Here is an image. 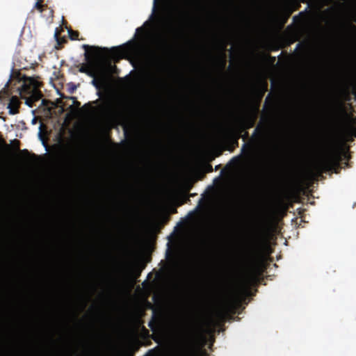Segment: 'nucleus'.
Segmentation results:
<instances>
[{
	"label": "nucleus",
	"mask_w": 356,
	"mask_h": 356,
	"mask_svg": "<svg viewBox=\"0 0 356 356\" xmlns=\"http://www.w3.org/2000/svg\"><path fill=\"white\" fill-rule=\"evenodd\" d=\"M353 94L355 95L356 99V82L353 84Z\"/></svg>",
	"instance_id": "obj_20"
},
{
	"label": "nucleus",
	"mask_w": 356,
	"mask_h": 356,
	"mask_svg": "<svg viewBox=\"0 0 356 356\" xmlns=\"http://www.w3.org/2000/svg\"><path fill=\"white\" fill-rule=\"evenodd\" d=\"M270 95L269 94L266 98L264 106H266V105L269 102Z\"/></svg>",
	"instance_id": "obj_23"
},
{
	"label": "nucleus",
	"mask_w": 356,
	"mask_h": 356,
	"mask_svg": "<svg viewBox=\"0 0 356 356\" xmlns=\"http://www.w3.org/2000/svg\"><path fill=\"white\" fill-rule=\"evenodd\" d=\"M43 0H37V2L35 3L34 8L38 10L39 12L42 13L44 8L47 6L42 4Z\"/></svg>",
	"instance_id": "obj_14"
},
{
	"label": "nucleus",
	"mask_w": 356,
	"mask_h": 356,
	"mask_svg": "<svg viewBox=\"0 0 356 356\" xmlns=\"http://www.w3.org/2000/svg\"><path fill=\"white\" fill-rule=\"evenodd\" d=\"M103 108L116 118H121L124 115L123 111L121 108H114L109 99H106L105 101V103L103 105Z\"/></svg>",
	"instance_id": "obj_10"
},
{
	"label": "nucleus",
	"mask_w": 356,
	"mask_h": 356,
	"mask_svg": "<svg viewBox=\"0 0 356 356\" xmlns=\"http://www.w3.org/2000/svg\"><path fill=\"white\" fill-rule=\"evenodd\" d=\"M266 134V127L264 124L260 122L253 131L251 139L253 141H261Z\"/></svg>",
	"instance_id": "obj_9"
},
{
	"label": "nucleus",
	"mask_w": 356,
	"mask_h": 356,
	"mask_svg": "<svg viewBox=\"0 0 356 356\" xmlns=\"http://www.w3.org/2000/svg\"><path fill=\"white\" fill-rule=\"evenodd\" d=\"M143 31H144V30H143V27H139V28H138V29H136V33L137 34V33H140V32H143Z\"/></svg>",
	"instance_id": "obj_21"
},
{
	"label": "nucleus",
	"mask_w": 356,
	"mask_h": 356,
	"mask_svg": "<svg viewBox=\"0 0 356 356\" xmlns=\"http://www.w3.org/2000/svg\"><path fill=\"white\" fill-rule=\"evenodd\" d=\"M55 38H56V40H57L58 44H59V45H60V44H62V43H63V42H66L65 39H64V38H63V39H60V38H59V33H58V31H56V32L55 33Z\"/></svg>",
	"instance_id": "obj_18"
},
{
	"label": "nucleus",
	"mask_w": 356,
	"mask_h": 356,
	"mask_svg": "<svg viewBox=\"0 0 356 356\" xmlns=\"http://www.w3.org/2000/svg\"><path fill=\"white\" fill-rule=\"evenodd\" d=\"M296 18H297V16H294L293 17V21H295L296 19Z\"/></svg>",
	"instance_id": "obj_27"
},
{
	"label": "nucleus",
	"mask_w": 356,
	"mask_h": 356,
	"mask_svg": "<svg viewBox=\"0 0 356 356\" xmlns=\"http://www.w3.org/2000/svg\"><path fill=\"white\" fill-rule=\"evenodd\" d=\"M1 99V96L0 95V100Z\"/></svg>",
	"instance_id": "obj_29"
},
{
	"label": "nucleus",
	"mask_w": 356,
	"mask_h": 356,
	"mask_svg": "<svg viewBox=\"0 0 356 356\" xmlns=\"http://www.w3.org/2000/svg\"><path fill=\"white\" fill-rule=\"evenodd\" d=\"M13 142L14 143L15 149L16 151L19 152V156L24 160L28 161V160H29L31 156L34 159H35L37 157V156L35 154H31L29 153V152L28 151V149H22V150L19 149V143H20L19 140L15 139Z\"/></svg>",
	"instance_id": "obj_12"
},
{
	"label": "nucleus",
	"mask_w": 356,
	"mask_h": 356,
	"mask_svg": "<svg viewBox=\"0 0 356 356\" xmlns=\"http://www.w3.org/2000/svg\"><path fill=\"white\" fill-rule=\"evenodd\" d=\"M341 41L348 62L356 69V26L353 23L344 24Z\"/></svg>",
	"instance_id": "obj_4"
},
{
	"label": "nucleus",
	"mask_w": 356,
	"mask_h": 356,
	"mask_svg": "<svg viewBox=\"0 0 356 356\" xmlns=\"http://www.w3.org/2000/svg\"><path fill=\"white\" fill-rule=\"evenodd\" d=\"M248 136V133L246 132L245 134V137H247Z\"/></svg>",
	"instance_id": "obj_28"
},
{
	"label": "nucleus",
	"mask_w": 356,
	"mask_h": 356,
	"mask_svg": "<svg viewBox=\"0 0 356 356\" xmlns=\"http://www.w3.org/2000/svg\"><path fill=\"white\" fill-rule=\"evenodd\" d=\"M80 72H85V73L88 72L86 68L83 67L80 69Z\"/></svg>",
	"instance_id": "obj_24"
},
{
	"label": "nucleus",
	"mask_w": 356,
	"mask_h": 356,
	"mask_svg": "<svg viewBox=\"0 0 356 356\" xmlns=\"http://www.w3.org/2000/svg\"><path fill=\"white\" fill-rule=\"evenodd\" d=\"M343 156L348 159L345 152L333 145L325 156L316 163L315 168L320 174L328 171L339 173L341 169V161Z\"/></svg>",
	"instance_id": "obj_2"
},
{
	"label": "nucleus",
	"mask_w": 356,
	"mask_h": 356,
	"mask_svg": "<svg viewBox=\"0 0 356 356\" xmlns=\"http://www.w3.org/2000/svg\"><path fill=\"white\" fill-rule=\"evenodd\" d=\"M165 320L163 311L154 308L152 309V315L151 320L148 323V326L153 332H156L158 330L164 326Z\"/></svg>",
	"instance_id": "obj_6"
},
{
	"label": "nucleus",
	"mask_w": 356,
	"mask_h": 356,
	"mask_svg": "<svg viewBox=\"0 0 356 356\" xmlns=\"http://www.w3.org/2000/svg\"><path fill=\"white\" fill-rule=\"evenodd\" d=\"M123 47H113L110 49V51L112 53L113 56H119L120 52V48ZM82 48L85 49L84 56L85 60L88 63H92L95 58L98 56L99 51H102L103 52H108L109 49L106 47L99 48L97 47H90L88 44H83Z\"/></svg>",
	"instance_id": "obj_5"
},
{
	"label": "nucleus",
	"mask_w": 356,
	"mask_h": 356,
	"mask_svg": "<svg viewBox=\"0 0 356 356\" xmlns=\"http://www.w3.org/2000/svg\"><path fill=\"white\" fill-rule=\"evenodd\" d=\"M258 113L259 108L257 107L255 109L252 110L244 119H243L240 124L239 134H241L243 130L250 129L254 126L257 119Z\"/></svg>",
	"instance_id": "obj_8"
},
{
	"label": "nucleus",
	"mask_w": 356,
	"mask_h": 356,
	"mask_svg": "<svg viewBox=\"0 0 356 356\" xmlns=\"http://www.w3.org/2000/svg\"><path fill=\"white\" fill-rule=\"evenodd\" d=\"M248 149V153L252 150V145L251 143H244L242 146L241 151L243 152L245 149Z\"/></svg>",
	"instance_id": "obj_17"
},
{
	"label": "nucleus",
	"mask_w": 356,
	"mask_h": 356,
	"mask_svg": "<svg viewBox=\"0 0 356 356\" xmlns=\"http://www.w3.org/2000/svg\"><path fill=\"white\" fill-rule=\"evenodd\" d=\"M21 76L22 74L19 73L18 74L19 83H22L18 88L19 95L22 99H26V104L32 107L33 103L40 100L42 97L40 90L42 83L32 77Z\"/></svg>",
	"instance_id": "obj_3"
},
{
	"label": "nucleus",
	"mask_w": 356,
	"mask_h": 356,
	"mask_svg": "<svg viewBox=\"0 0 356 356\" xmlns=\"http://www.w3.org/2000/svg\"><path fill=\"white\" fill-rule=\"evenodd\" d=\"M0 145L4 146L6 149H9L10 146L6 143L5 140L3 138L0 139Z\"/></svg>",
	"instance_id": "obj_19"
},
{
	"label": "nucleus",
	"mask_w": 356,
	"mask_h": 356,
	"mask_svg": "<svg viewBox=\"0 0 356 356\" xmlns=\"http://www.w3.org/2000/svg\"><path fill=\"white\" fill-rule=\"evenodd\" d=\"M157 1H158V0H154V8L156 7V4H157Z\"/></svg>",
	"instance_id": "obj_25"
},
{
	"label": "nucleus",
	"mask_w": 356,
	"mask_h": 356,
	"mask_svg": "<svg viewBox=\"0 0 356 356\" xmlns=\"http://www.w3.org/2000/svg\"><path fill=\"white\" fill-rule=\"evenodd\" d=\"M21 102L17 97L13 96L10 99L8 108L9 109V114L10 115H15L19 112V107H20Z\"/></svg>",
	"instance_id": "obj_11"
},
{
	"label": "nucleus",
	"mask_w": 356,
	"mask_h": 356,
	"mask_svg": "<svg viewBox=\"0 0 356 356\" xmlns=\"http://www.w3.org/2000/svg\"><path fill=\"white\" fill-rule=\"evenodd\" d=\"M69 36L71 40H78L79 33L77 31H73L72 29L68 30Z\"/></svg>",
	"instance_id": "obj_15"
},
{
	"label": "nucleus",
	"mask_w": 356,
	"mask_h": 356,
	"mask_svg": "<svg viewBox=\"0 0 356 356\" xmlns=\"http://www.w3.org/2000/svg\"><path fill=\"white\" fill-rule=\"evenodd\" d=\"M258 275L259 273H257L255 269L247 272L240 285V291H242L243 293L249 292L250 286L258 282Z\"/></svg>",
	"instance_id": "obj_7"
},
{
	"label": "nucleus",
	"mask_w": 356,
	"mask_h": 356,
	"mask_svg": "<svg viewBox=\"0 0 356 356\" xmlns=\"http://www.w3.org/2000/svg\"><path fill=\"white\" fill-rule=\"evenodd\" d=\"M92 82V84L97 89H99L101 88L102 84L104 83V80H101V83H100V81H97L95 79H94Z\"/></svg>",
	"instance_id": "obj_16"
},
{
	"label": "nucleus",
	"mask_w": 356,
	"mask_h": 356,
	"mask_svg": "<svg viewBox=\"0 0 356 356\" xmlns=\"http://www.w3.org/2000/svg\"><path fill=\"white\" fill-rule=\"evenodd\" d=\"M225 65H226V60L225 59H223L221 61V67H222V68H225Z\"/></svg>",
	"instance_id": "obj_22"
},
{
	"label": "nucleus",
	"mask_w": 356,
	"mask_h": 356,
	"mask_svg": "<svg viewBox=\"0 0 356 356\" xmlns=\"http://www.w3.org/2000/svg\"><path fill=\"white\" fill-rule=\"evenodd\" d=\"M330 122L337 137H356V117L348 113L341 102H337L332 108Z\"/></svg>",
	"instance_id": "obj_1"
},
{
	"label": "nucleus",
	"mask_w": 356,
	"mask_h": 356,
	"mask_svg": "<svg viewBox=\"0 0 356 356\" xmlns=\"http://www.w3.org/2000/svg\"><path fill=\"white\" fill-rule=\"evenodd\" d=\"M90 106V104H84L83 108H85V107H86V106Z\"/></svg>",
	"instance_id": "obj_26"
},
{
	"label": "nucleus",
	"mask_w": 356,
	"mask_h": 356,
	"mask_svg": "<svg viewBox=\"0 0 356 356\" xmlns=\"http://www.w3.org/2000/svg\"><path fill=\"white\" fill-rule=\"evenodd\" d=\"M181 20H179V26L173 29V33L175 36H180V35H183V32H184V29H183L184 17H184V15L182 13H181Z\"/></svg>",
	"instance_id": "obj_13"
},
{
	"label": "nucleus",
	"mask_w": 356,
	"mask_h": 356,
	"mask_svg": "<svg viewBox=\"0 0 356 356\" xmlns=\"http://www.w3.org/2000/svg\"><path fill=\"white\" fill-rule=\"evenodd\" d=\"M301 1H302V2H304V0H301Z\"/></svg>",
	"instance_id": "obj_30"
}]
</instances>
